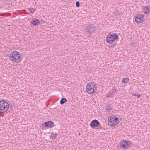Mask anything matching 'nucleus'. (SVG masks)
<instances>
[{
  "instance_id": "1",
  "label": "nucleus",
  "mask_w": 150,
  "mask_h": 150,
  "mask_svg": "<svg viewBox=\"0 0 150 150\" xmlns=\"http://www.w3.org/2000/svg\"><path fill=\"white\" fill-rule=\"evenodd\" d=\"M8 56L10 60L13 63H18L22 60L20 53L17 51L11 52Z\"/></svg>"
},
{
  "instance_id": "2",
  "label": "nucleus",
  "mask_w": 150,
  "mask_h": 150,
  "mask_svg": "<svg viewBox=\"0 0 150 150\" xmlns=\"http://www.w3.org/2000/svg\"><path fill=\"white\" fill-rule=\"evenodd\" d=\"M97 90V86L94 82L88 83L86 87V91L87 93L90 94H93L96 93Z\"/></svg>"
},
{
  "instance_id": "3",
  "label": "nucleus",
  "mask_w": 150,
  "mask_h": 150,
  "mask_svg": "<svg viewBox=\"0 0 150 150\" xmlns=\"http://www.w3.org/2000/svg\"><path fill=\"white\" fill-rule=\"evenodd\" d=\"M119 37L117 33L111 34L108 33L106 38V42L108 43L111 44L118 40Z\"/></svg>"
},
{
  "instance_id": "4",
  "label": "nucleus",
  "mask_w": 150,
  "mask_h": 150,
  "mask_svg": "<svg viewBox=\"0 0 150 150\" xmlns=\"http://www.w3.org/2000/svg\"><path fill=\"white\" fill-rule=\"evenodd\" d=\"M9 107V104L7 101L3 100L0 101V113H4L6 112Z\"/></svg>"
},
{
  "instance_id": "5",
  "label": "nucleus",
  "mask_w": 150,
  "mask_h": 150,
  "mask_svg": "<svg viewBox=\"0 0 150 150\" xmlns=\"http://www.w3.org/2000/svg\"><path fill=\"white\" fill-rule=\"evenodd\" d=\"M118 123L117 117H115L114 116H111L108 119V123L109 125L112 127L115 126Z\"/></svg>"
},
{
  "instance_id": "6",
  "label": "nucleus",
  "mask_w": 150,
  "mask_h": 150,
  "mask_svg": "<svg viewBox=\"0 0 150 150\" xmlns=\"http://www.w3.org/2000/svg\"><path fill=\"white\" fill-rule=\"evenodd\" d=\"M135 21L138 23H142L144 20V17L143 15L140 14H137L135 17Z\"/></svg>"
},
{
  "instance_id": "7",
  "label": "nucleus",
  "mask_w": 150,
  "mask_h": 150,
  "mask_svg": "<svg viewBox=\"0 0 150 150\" xmlns=\"http://www.w3.org/2000/svg\"><path fill=\"white\" fill-rule=\"evenodd\" d=\"M121 145L122 148L127 149L130 146V143L127 140H123L122 142Z\"/></svg>"
},
{
  "instance_id": "8",
  "label": "nucleus",
  "mask_w": 150,
  "mask_h": 150,
  "mask_svg": "<svg viewBox=\"0 0 150 150\" xmlns=\"http://www.w3.org/2000/svg\"><path fill=\"white\" fill-rule=\"evenodd\" d=\"M90 125L92 128H94L99 125V122L96 120H94L91 121Z\"/></svg>"
},
{
  "instance_id": "9",
  "label": "nucleus",
  "mask_w": 150,
  "mask_h": 150,
  "mask_svg": "<svg viewBox=\"0 0 150 150\" xmlns=\"http://www.w3.org/2000/svg\"><path fill=\"white\" fill-rule=\"evenodd\" d=\"M95 28L93 26L89 25L86 27V31L87 33L91 34L94 31Z\"/></svg>"
},
{
  "instance_id": "10",
  "label": "nucleus",
  "mask_w": 150,
  "mask_h": 150,
  "mask_svg": "<svg viewBox=\"0 0 150 150\" xmlns=\"http://www.w3.org/2000/svg\"><path fill=\"white\" fill-rule=\"evenodd\" d=\"M45 126L46 127L50 128L54 126V123L52 121H47L45 123Z\"/></svg>"
},
{
  "instance_id": "11",
  "label": "nucleus",
  "mask_w": 150,
  "mask_h": 150,
  "mask_svg": "<svg viewBox=\"0 0 150 150\" xmlns=\"http://www.w3.org/2000/svg\"><path fill=\"white\" fill-rule=\"evenodd\" d=\"M143 10L144 13L146 14H149L150 13V6H145L144 7Z\"/></svg>"
},
{
  "instance_id": "12",
  "label": "nucleus",
  "mask_w": 150,
  "mask_h": 150,
  "mask_svg": "<svg viewBox=\"0 0 150 150\" xmlns=\"http://www.w3.org/2000/svg\"><path fill=\"white\" fill-rule=\"evenodd\" d=\"M32 24L34 25H38L40 23V21L38 19H35L31 21Z\"/></svg>"
},
{
  "instance_id": "13",
  "label": "nucleus",
  "mask_w": 150,
  "mask_h": 150,
  "mask_svg": "<svg viewBox=\"0 0 150 150\" xmlns=\"http://www.w3.org/2000/svg\"><path fill=\"white\" fill-rule=\"evenodd\" d=\"M57 136V134L56 133H52L50 137V139H56Z\"/></svg>"
},
{
  "instance_id": "14",
  "label": "nucleus",
  "mask_w": 150,
  "mask_h": 150,
  "mask_svg": "<svg viewBox=\"0 0 150 150\" xmlns=\"http://www.w3.org/2000/svg\"><path fill=\"white\" fill-rule=\"evenodd\" d=\"M129 79L128 78H123L122 82L124 84H125L126 83L128 82L129 81Z\"/></svg>"
},
{
  "instance_id": "15",
  "label": "nucleus",
  "mask_w": 150,
  "mask_h": 150,
  "mask_svg": "<svg viewBox=\"0 0 150 150\" xmlns=\"http://www.w3.org/2000/svg\"><path fill=\"white\" fill-rule=\"evenodd\" d=\"M67 102V100L64 98H62L60 102L61 104H63L65 102Z\"/></svg>"
},
{
  "instance_id": "16",
  "label": "nucleus",
  "mask_w": 150,
  "mask_h": 150,
  "mask_svg": "<svg viewBox=\"0 0 150 150\" xmlns=\"http://www.w3.org/2000/svg\"><path fill=\"white\" fill-rule=\"evenodd\" d=\"M28 9L29 11L31 13H33L34 12L35 10V9H34V8H28Z\"/></svg>"
},
{
  "instance_id": "17",
  "label": "nucleus",
  "mask_w": 150,
  "mask_h": 150,
  "mask_svg": "<svg viewBox=\"0 0 150 150\" xmlns=\"http://www.w3.org/2000/svg\"><path fill=\"white\" fill-rule=\"evenodd\" d=\"M132 95V96H136L138 98H139L140 97V95L139 94H137L136 93H133Z\"/></svg>"
},
{
  "instance_id": "18",
  "label": "nucleus",
  "mask_w": 150,
  "mask_h": 150,
  "mask_svg": "<svg viewBox=\"0 0 150 150\" xmlns=\"http://www.w3.org/2000/svg\"><path fill=\"white\" fill-rule=\"evenodd\" d=\"M112 92L111 93V95H112V94H113L114 93H115L116 92V90L115 89H112Z\"/></svg>"
},
{
  "instance_id": "19",
  "label": "nucleus",
  "mask_w": 150,
  "mask_h": 150,
  "mask_svg": "<svg viewBox=\"0 0 150 150\" xmlns=\"http://www.w3.org/2000/svg\"><path fill=\"white\" fill-rule=\"evenodd\" d=\"M76 5L77 7H79L80 6L79 2V1L76 2Z\"/></svg>"
},
{
  "instance_id": "20",
  "label": "nucleus",
  "mask_w": 150,
  "mask_h": 150,
  "mask_svg": "<svg viewBox=\"0 0 150 150\" xmlns=\"http://www.w3.org/2000/svg\"><path fill=\"white\" fill-rule=\"evenodd\" d=\"M115 45H113L112 47H115Z\"/></svg>"
}]
</instances>
